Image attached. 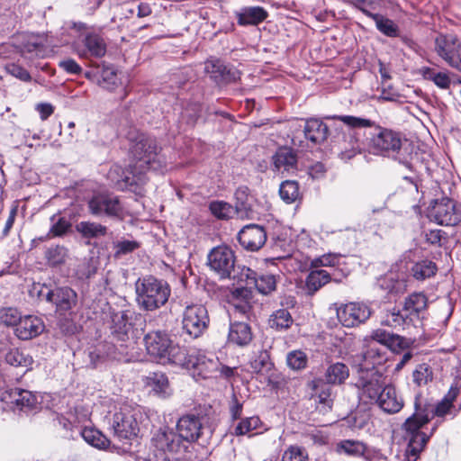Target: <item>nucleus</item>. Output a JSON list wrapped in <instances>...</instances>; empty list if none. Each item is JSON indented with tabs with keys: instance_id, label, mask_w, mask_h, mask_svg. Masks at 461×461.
<instances>
[{
	"instance_id": "20e7f679",
	"label": "nucleus",
	"mask_w": 461,
	"mask_h": 461,
	"mask_svg": "<svg viewBox=\"0 0 461 461\" xmlns=\"http://www.w3.org/2000/svg\"><path fill=\"white\" fill-rule=\"evenodd\" d=\"M136 303L146 312H154L163 307L171 295L169 284L154 276L140 277L135 282Z\"/></svg>"
},
{
	"instance_id": "052dcab7",
	"label": "nucleus",
	"mask_w": 461,
	"mask_h": 461,
	"mask_svg": "<svg viewBox=\"0 0 461 461\" xmlns=\"http://www.w3.org/2000/svg\"><path fill=\"white\" fill-rule=\"evenodd\" d=\"M282 461H308V454L301 447L291 446L284 452Z\"/></svg>"
},
{
	"instance_id": "9d476101",
	"label": "nucleus",
	"mask_w": 461,
	"mask_h": 461,
	"mask_svg": "<svg viewBox=\"0 0 461 461\" xmlns=\"http://www.w3.org/2000/svg\"><path fill=\"white\" fill-rule=\"evenodd\" d=\"M89 212L96 217L107 216L122 219L123 207L119 198L110 194H95L87 203Z\"/></svg>"
},
{
	"instance_id": "e2e57ef3",
	"label": "nucleus",
	"mask_w": 461,
	"mask_h": 461,
	"mask_svg": "<svg viewBox=\"0 0 461 461\" xmlns=\"http://www.w3.org/2000/svg\"><path fill=\"white\" fill-rule=\"evenodd\" d=\"M287 365L293 369H302L306 366L307 357L302 351H293L287 355Z\"/></svg>"
},
{
	"instance_id": "58836bf2",
	"label": "nucleus",
	"mask_w": 461,
	"mask_h": 461,
	"mask_svg": "<svg viewBox=\"0 0 461 461\" xmlns=\"http://www.w3.org/2000/svg\"><path fill=\"white\" fill-rule=\"evenodd\" d=\"M79 433L86 442L95 447L104 449L109 445L108 438L94 428H84L79 430Z\"/></svg>"
},
{
	"instance_id": "4d7b16f0",
	"label": "nucleus",
	"mask_w": 461,
	"mask_h": 461,
	"mask_svg": "<svg viewBox=\"0 0 461 461\" xmlns=\"http://www.w3.org/2000/svg\"><path fill=\"white\" fill-rule=\"evenodd\" d=\"M271 366L270 357L266 350H261L250 361V366L255 373H260L268 369Z\"/></svg>"
},
{
	"instance_id": "cd10ccee",
	"label": "nucleus",
	"mask_w": 461,
	"mask_h": 461,
	"mask_svg": "<svg viewBox=\"0 0 461 461\" xmlns=\"http://www.w3.org/2000/svg\"><path fill=\"white\" fill-rule=\"evenodd\" d=\"M272 160L275 170L290 171L295 168L297 157L292 149L282 147L276 150Z\"/></svg>"
},
{
	"instance_id": "864d4df0",
	"label": "nucleus",
	"mask_w": 461,
	"mask_h": 461,
	"mask_svg": "<svg viewBox=\"0 0 461 461\" xmlns=\"http://www.w3.org/2000/svg\"><path fill=\"white\" fill-rule=\"evenodd\" d=\"M226 66L219 59L207 60L204 70L216 83L221 84L222 75Z\"/></svg>"
},
{
	"instance_id": "2f4dec72",
	"label": "nucleus",
	"mask_w": 461,
	"mask_h": 461,
	"mask_svg": "<svg viewBox=\"0 0 461 461\" xmlns=\"http://www.w3.org/2000/svg\"><path fill=\"white\" fill-rule=\"evenodd\" d=\"M381 324L395 329L400 327L405 329L411 325H415L410 316L407 315V317H405V311L403 308L402 310H397L395 308L388 310L384 313V316L381 321Z\"/></svg>"
},
{
	"instance_id": "338daca9",
	"label": "nucleus",
	"mask_w": 461,
	"mask_h": 461,
	"mask_svg": "<svg viewBox=\"0 0 461 461\" xmlns=\"http://www.w3.org/2000/svg\"><path fill=\"white\" fill-rule=\"evenodd\" d=\"M385 347L391 351L398 353L408 347V342L403 337L393 334Z\"/></svg>"
},
{
	"instance_id": "a878e982",
	"label": "nucleus",
	"mask_w": 461,
	"mask_h": 461,
	"mask_svg": "<svg viewBox=\"0 0 461 461\" xmlns=\"http://www.w3.org/2000/svg\"><path fill=\"white\" fill-rule=\"evenodd\" d=\"M386 352L379 346L369 343L366 349L362 352V362L359 364V368H377L386 361Z\"/></svg>"
},
{
	"instance_id": "69168bd1",
	"label": "nucleus",
	"mask_w": 461,
	"mask_h": 461,
	"mask_svg": "<svg viewBox=\"0 0 461 461\" xmlns=\"http://www.w3.org/2000/svg\"><path fill=\"white\" fill-rule=\"evenodd\" d=\"M6 70L10 75L22 81L29 82L32 79L30 73L20 65L10 64L6 67Z\"/></svg>"
},
{
	"instance_id": "393cba45",
	"label": "nucleus",
	"mask_w": 461,
	"mask_h": 461,
	"mask_svg": "<svg viewBox=\"0 0 461 461\" xmlns=\"http://www.w3.org/2000/svg\"><path fill=\"white\" fill-rule=\"evenodd\" d=\"M145 384L158 397L167 398L172 394L168 378L162 372L150 373L146 376Z\"/></svg>"
},
{
	"instance_id": "7c9ffc66",
	"label": "nucleus",
	"mask_w": 461,
	"mask_h": 461,
	"mask_svg": "<svg viewBox=\"0 0 461 461\" xmlns=\"http://www.w3.org/2000/svg\"><path fill=\"white\" fill-rule=\"evenodd\" d=\"M229 341L239 346L249 344L252 339V333L249 324L239 321L230 326Z\"/></svg>"
},
{
	"instance_id": "79ce46f5",
	"label": "nucleus",
	"mask_w": 461,
	"mask_h": 461,
	"mask_svg": "<svg viewBox=\"0 0 461 461\" xmlns=\"http://www.w3.org/2000/svg\"><path fill=\"white\" fill-rule=\"evenodd\" d=\"M339 149L342 158H353L360 149L357 140L352 134H344L342 141L339 143Z\"/></svg>"
},
{
	"instance_id": "aec40b11",
	"label": "nucleus",
	"mask_w": 461,
	"mask_h": 461,
	"mask_svg": "<svg viewBox=\"0 0 461 461\" xmlns=\"http://www.w3.org/2000/svg\"><path fill=\"white\" fill-rule=\"evenodd\" d=\"M235 207L236 216L240 219L253 220L258 216L256 211L255 198L250 194L247 186H240L235 192Z\"/></svg>"
},
{
	"instance_id": "b1692460",
	"label": "nucleus",
	"mask_w": 461,
	"mask_h": 461,
	"mask_svg": "<svg viewBox=\"0 0 461 461\" xmlns=\"http://www.w3.org/2000/svg\"><path fill=\"white\" fill-rule=\"evenodd\" d=\"M303 132L308 140L314 144H321L327 140L329 128L322 121L311 118L305 121Z\"/></svg>"
},
{
	"instance_id": "ddd939ff",
	"label": "nucleus",
	"mask_w": 461,
	"mask_h": 461,
	"mask_svg": "<svg viewBox=\"0 0 461 461\" xmlns=\"http://www.w3.org/2000/svg\"><path fill=\"white\" fill-rule=\"evenodd\" d=\"M434 50L450 67L461 71V41L453 34H439Z\"/></svg>"
},
{
	"instance_id": "9b49d317",
	"label": "nucleus",
	"mask_w": 461,
	"mask_h": 461,
	"mask_svg": "<svg viewBox=\"0 0 461 461\" xmlns=\"http://www.w3.org/2000/svg\"><path fill=\"white\" fill-rule=\"evenodd\" d=\"M137 411L129 405H124L116 411L113 417L112 427L114 436L120 440L131 439L139 432V424L136 419Z\"/></svg>"
},
{
	"instance_id": "4468645a",
	"label": "nucleus",
	"mask_w": 461,
	"mask_h": 461,
	"mask_svg": "<svg viewBox=\"0 0 461 461\" xmlns=\"http://www.w3.org/2000/svg\"><path fill=\"white\" fill-rule=\"evenodd\" d=\"M209 321L208 311L204 305L191 304L185 307L183 314V329L191 337H200L207 329Z\"/></svg>"
},
{
	"instance_id": "0eeeda50",
	"label": "nucleus",
	"mask_w": 461,
	"mask_h": 461,
	"mask_svg": "<svg viewBox=\"0 0 461 461\" xmlns=\"http://www.w3.org/2000/svg\"><path fill=\"white\" fill-rule=\"evenodd\" d=\"M177 366L188 369L196 380L217 378L221 363L212 354L196 348L185 349V361Z\"/></svg>"
},
{
	"instance_id": "0e129e2a",
	"label": "nucleus",
	"mask_w": 461,
	"mask_h": 461,
	"mask_svg": "<svg viewBox=\"0 0 461 461\" xmlns=\"http://www.w3.org/2000/svg\"><path fill=\"white\" fill-rule=\"evenodd\" d=\"M96 272V267L93 265L91 259H84L77 267V276L80 279L90 278Z\"/></svg>"
},
{
	"instance_id": "8fccbe9b",
	"label": "nucleus",
	"mask_w": 461,
	"mask_h": 461,
	"mask_svg": "<svg viewBox=\"0 0 461 461\" xmlns=\"http://www.w3.org/2000/svg\"><path fill=\"white\" fill-rule=\"evenodd\" d=\"M422 73L425 78L431 80L441 89H448L451 85V79L447 73H436L430 68H423Z\"/></svg>"
},
{
	"instance_id": "5701e85b",
	"label": "nucleus",
	"mask_w": 461,
	"mask_h": 461,
	"mask_svg": "<svg viewBox=\"0 0 461 461\" xmlns=\"http://www.w3.org/2000/svg\"><path fill=\"white\" fill-rule=\"evenodd\" d=\"M85 50L79 53L81 57L102 58L106 53V43L104 37L97 32H87L83 40Z\"/></svg>"
},
{
	"instance_id": "680f3d73",
	"label": "nucleus",
	"mask_w": 461,
	"mask_h": 461,
	"mask_svg": "<svg viewBox=\"0 0 461 461\" xmlns=\"http://www.w3.org/2000/svg\"><path fill=\"white\" fill-rule=\"evenodd\" d=\"M340 258L341 256L339 254H325L312 260L311 267L314 268L320 267H334L339 264Z\"/></svg>"
},
{
	"instance_id": "a18cd8bd",
	"label": "nucleus",
	"mask_w": 461,
	"mask_h": 461,
	"mask_svg": "<svg viewBox=\"0 0 461 461\" xmlns=\"http://www.w3.org/2000/svg\"><path fill=\"white\" fill-rule=\"evenodd\" d=\"M313 389L315 391V396L320 404L322 405L321 411H327L331 409L332 398H331V390L326 384H321V382H314Z\"/></svg>"
},
{
	"instance_id": "f704fd0d",
	"label": "nucleus",
	"mask_w": 461,
	"mask_h": 461,
	"mask_svg": "<svg viewBox=\"0 0 461 461\" xmlns=\"http://www.w3.org/2000/svg\"><path fill=\"white\" fill-rule=\"evenodd\" d=\"M263 423L258 416H251L240 419L237 424L231 429V434L235 436L253 435L254 430L262 427Z\"/></svg>"
},
{
	"instance_id": "f3484780",
	"label": "nucleus",
	"mask_w": 461,
	"mask_h": 461,
	"mask_svg": "<svg viewBox=\"0 0 461 461\" xmlns=\"http://www.w3.org/2000/svg\"><path fill=\"white\" fill-rule=\"evenodd\" d=\"M372 405L376 406L386 414H395L402 411L404 401L393 384H386L379 394V399L375 401Z\"/></svg>"
},
{
	"instance_id": "5fc2aeb1",
	"label": "nucleus",
	"mask_w": 461,
	"mask_h": 461,
	"mask_svg": "<svg viewBox=\"0 0 461 461\" xmlns=\"http://www.w3.org/2000/svg\"><path fill=\"white\" fill-rule=\"evenodd\" d=\"M100 77L101 83L103 84L104 87L107 89H113L117 84V73L114 68L112 66L103 64L100 72Z\"/></svg>"
},
{
	"instance_id": "ea45409f",
	"label": "nucleus",
	"mask_w": 461,
	"mask_h": 461,
	"mask_svg": "<svg viewBox=\"0 0 461 461\" xmlns=\"http://www.w3.org/2000/svg\"><path fill=\"white\" fill-rule=\"evenodd\" d=\"M7 364L14 366L24 367L28 370L32 365V357L19 348H12L5 355Z\"/></svg>"
},
{
	"instance_id": "423d86ee",
	"label": "nucleus",
	"mask_w": 461,
	"mask_h": 461,
	"mask_svg": "<svg viewBox=\"0 0 461 461\" xmlns=\"http://www.w3.org/2000/svg\"><path fill=\"white\" fill-rule=\"evenodd\" d=\"M149 356L162 364H181L185 361V348L175 344L166 331L152 330L144 337Z\"/></svg>"
},
{
	"instance_id": "bf43d9fd",
	"label": "nucleus",
	"mask_w": 461,
	"mask_h": 461,
	"mask_svg": "<svg viewBox=\"0 0 461 461\" xmlns=\"http://www.w3.org/2000/svg\"><path fill=\"white\" fill-rule=\"evenodd\" d=\"M422 407L429 409L431 419L435 416L444 417L447 414H452V411L454 409V405L451 402H447L443 400L438 402L436 406H433L431 404H425Z\"/></svg>"
},
{
	"instance_id": "a211bd4d",
	"label": "nucleus",
	"mask_w": 461,
	"mask_h": 461,
	"mask_svg": "<svg viewBox=\"0 0 461 461\" xmlns=\"http://www.w3.org/2000/svg\"><path fill=\"white\" fill-rule=\"evenodd\" d=\"M238 240L245 249L257 251L266 243L267 232L260 225L249 224L240 230Z\"/></svg>"
},
{
	"instance_id": "f257e3e1",
	"label": "nucleus",
	"mask_w": 461,
	"mask_h": 461,
	"mask_svg": "<svg viewBox=\"0 0 461 461\" xmlns=\"http://www.w3.org/2000/svg\"><path fill=\"white\" fill-rule=\"evenodd\" d=\"M158 147L155 139L140 136L139 140L132 146L131 152L137 158V163L131 170H125L119 165H113L107 177L117 190H131L140 194L141 187L146 184L148 177L145 173L136 172L138 168L145 167L148 169L157 170L160 167V160L158 158Z\"/></svg>"
},
{
	"instance_id": "de8ad7c7",
	"label": "nucleus",
	"mask_w": 461,
	"mask_h": 461,
	"mask_svg": "<svg viewBox=\"0 0 461 461\" xmlns=\"http://www.w3.org/2000/svg\"><path fill=\"white\" fill-rule=\"evenodd\" d=\"M22 317L21 312L15 307H3L0 309V324L4 326L15 329Z\"/></svg>"
},
{
	"instance_id": "13d9d810",
	"label": "nucleus",
	"mask_w": 461,
	"mask_h": 461,
	"mask_svg": "<svg viewBox=\"0 0 461 461\" xmlns=\"http://www.w3.org/2000/svg\"><path fill=\"white\" fill-rule=\"evenodd\" d=\"M140 247V243L136 240H121L113 244L114 256L119 258L123 255L133 252Z\"/></svg>"
},
{
	"instance_id": "09e8293b",
	"label": "nucleus",
	"mask_w": 461,
	"mask_h": 461,
	"mask_svg": "<svg viewBox=\"0 0 461 461\" xmlns=\"http://www.w3.org/2000/svg\"><path fill=\"white\" fill-rule=\"evenodd\" d=\"M279 194L287 203L294 202L299 195L298 184L295 181L286 180L280 185Z\"/></svg>"
},
{
	"instance_id": "6e6552de",
	"label": "nucleus",
	"mask_w": 461,
	"mask_h": 461,
	"mask_svg": "<svg viewBox=\"0 0 461 461\" xmlns=\"http://www.w3.org/2000/svg\"><path fill=\"white\" fill-rule=\"evenodd\" d=\"M385 385L384 376L377 368L358 369L355 386L363 404L372 405Z\"/></svg>"
},
{
	"instance_id": "a19ab883",
	"label": "nucleus",
	"mask_w": 461,
	"mask_h": 461,
	"mask_svg": "<svg viewBox=\"0 0 461 461\" xmlns=\"http://www.w3.org/2000/svg\"><path fill=\"white\" fill-rule=\"evenodd\" d=\"M268 323L272 329L286 330L292 325L293 318L288 310L279 309L270 315Z\"/></svg>"
},
{
	"instance_id": "bb28decb",
	"label": "nucleus",
	"mask_w": 461,
	"mask_h": 461,
	"mask_svg": "<svg viewBox=\"0 0 461 461\" xmlns=\"http://www.w3.org/2000/svg\"><path fill=\"white\" fill-rule=\"evenodd\" d=\"M402 308L405 311V317L408 314L416 324L420 320V313L427 308V298L420 293L412 294L405 299Z\"/></svg>"
},
{
	"instance_id": "c85d7f7f",
	"label": "nucleus",
	"mask_w": 461,
	"mask_h": 461,
	"mask_svg": "<svg viewBox=\"0 0 461 461\" xmlns=\"http://www.w3.org/2000/svg\"><path fill=\"white\" fill-rule=\"evenodd\" d=\"M334 451L339 456L361 457L366 451V445L360 440L342 439L335 444Z\"/></svg>"
},
{
	"instance_id": "f03ea898",
	"label": "nucleus",
	"mask_w": 461,
	"mask_h": 461,
	"mask_svg": "<svg viewBox=\"0 0 461 461\" xmlns=\"http://www.w3.org/2000/svg\"><path fill=\"white\" fill-rule=\"evenodd\" d=\"M204 415L195 411L182 415L176 426V434L172 431H159L152 439L154 447L159 452L158 461H169L167 452L176 453L181 448L180 440L194 443L203 435L205 427Z\"/></svg>"
},
{
	"instance_id": "3c124183",
	"label": "nucleus",
	"mask_w": 461,
	"mask_h": 461,
	"mask_svg": "<svg viewBox=\"0 0 461 461\" xmlns=\"http://www.w3.org/2000/svg\"><path fill=\"white\" fill-rule=\"evenodd\" d=\"M412 379L413 383L418 386L426 385L433 379L432 369L427 364H420L412 372Z\"/></svg>"
},
{
	"instance_id": "774afa93",
	"label": "nucleus",
	"mask_w": 461,
	"mask_h": 461,
	"mask_svg": "<svg viewBox=\"0 0 461 461\" xmlns=\"http://www.w3.org/2000/svg\"><path fill=\"white\" fill-rule=\"evenodd\" d=\"M59 67L71 75H79L82 72V68L73 59H65L60 60L59 62Z\"/></svg>"
},
{
	"instance_id": "dca6fc26",
	"label": "nucleus",
	"mask_w": 461,
	"mask_h": 461,
	"mask_svg": "<svg viewBox=\"0 0 461 461\" xmlns=\"http://www.w3.org/2000/svg\"><path fill=\"white\" fill-rule=\"evenodd\" d=\"M371 315L367 305L362 303H348L337 310V316L341 324L351 328L365 322Z\"/></svg>"
},
{
	"instance_id": "2eb2a0df",
	"label": "nucleus",
	"mask_w": 461,
	"mask_h": 461,
	"mask_svg": "<svg viewBox=\"0 0 461 461\" xmlns=\"http://www.w3.org/2000/svg\"><path fill=\"white\" fill-rule=\"evenodd\" d=\"M429 217L439 225L456 226L461 223V206L449 198H442L434 203Z\"/></svg>"
},
{
	"instance_id": "473e14b6",
	"label": "nucleus",
	"mask_w": 461,
	"mask_h": 461,
	"mask_svg": "<svg viewBox=\"0 0 461 461\" xmlns=\"http://www.w3.org/2000/svg\"><path fill=\"white\" fill-rule=\"evenodd\" d=\"M267 17V12L261 6H247L240 9L238 22L241 25H256Z\"/></svg>"
},
{
	"instance_id": "f8f14e48",
	"label": "nucleus",
	"mask_w": 461,
	"mask_h": 461,
	"mask_svg": "<svg viewBox=\"0 0 461 461\" xmlns=\"http://www.w3.org/2000/svg\"><path fill=\"white\" fill-rule=\"evenodd\" d=\"M207 264L221 279L230 278L235 267V255L227 246L213 248L207 256Z\"/></svg>"
},
{
	"instance_id": "c03bdc74",
	"label": "nucleus",
	"mask_w": 461,
	"mask_h": 461,
	"mask_svg": "<svg viewBox=\"0 0 461 461\" xmlns=\"http://www.w3.org/2000/svg\"><path fill=\"white\" fill-rule=\"evenodd\" d=\"M209 209L212 214L220 220H228L236 215L233 206L223 201L210 203Z\"/></svg>"
},
{
	"instance_id": "7ed1b4c3",
	"label": "nucleus",
	"mask_w": 461,
	"mask_h": 461,
	"mask_svg": "<svg viewBox=\"0 0 461 461\" xmlns=\"http://www.w3.org/2000/svg\"><path fill=\"white\" fill-rule=\"evenodd\" d=\"M351 128H372L366 138V144L368 151L376 156L392 157L399 159V162L406 167L411 168V163L407 160H402L397 157L402 148V137L400 132L391 129L375 125V122L351 115L334 116Z\"/></svg>"
},
{
	"instance_id": "6ab92c4d",
	"label": "nucleus",
	"mask_w": 461,
	"mask_h": 461,
	"mask_svg": "<svg viewBox=\"0 0 461 461\" xmlns=\"http://www.w3.org/2000/svg\"><path fill=\"white\" fill-rule=\"evenodd\" d=\"M46 302L55 304L56 311L64 314L77 305V294L70 287H59L54 290H48Z\"/></svg>"
},
{
	"instance_id": "e433bc0d",
	"label": "nucleus",
	"mask_w": 461,
	"mask_h": 461,
	"mask_svg": "<svg viewBox=\"0 0 461 461\" xmlns=\"http://www.w3.org/2000/svg\"><path fill=\"white\" fill-rule=\"evenodd\" d=\"M362 12L375 20L376 28L384 35L388 37H396L398 35V27L392 20L380 14H373L367 8H362Z\"/></svg>"
},
{
	"instance_id": "39448f33",
	"label": "nucleus",
	"mask_w": 461,
	"mask_h": 461,
	"mask_svg": "<svg viewBox=\"0 0 461 461\" xmlns=\"http://www.w3.org/2000/svg\"><path fill=\"white\" fill-rule=\"evenodd\" d=\"M414 413L410 416L402 427L409 437V443L406 449L407 461H417L420 453L427 444L430 435L420 431V429L429 422L431 416L428 408H423L420 397L415 398Z\"/></svg>"
},
{
	"instance_id": "49530a36",
	"label": "nucleus",
	"mask_w": 461,
	"mask_h": 461,
	"mask_svg": "<svg viewBox=\"0 0 461 461\" xmlns=\"http://www.w3.org/2000/svg\"><path fill=\"white\" fill-rule=\"evenodd\" d=\"M437 266L431 260L417 262L411 268L412 276L418 280H424L435 275Z\"/></svg>"
},
{
	"instance_id": "603ef678",
	"label": "nucleus",
	"mask_w": 461,
	"mask_h": 461,
	"mask_svg": "<svg viewBox=\"0 0 461 461\" xmlns=\"http://www.w3.org/2000/svg\"><path fill=\"white\" fill-rule=\"evenodd\" d=\"M68 258V249L64 246L57 245L50 248L46 251V258L50 265L59 266L65 263Z\"/></svg>"
},
{
	"instance_id": "6e6d98bb",
	"label": "nucleus",
	"mask_w": 461,
	"mask_h": 461,
	"mask_svg": "<svg viewBox=\"0 0 461 461\" xmlns=\"http://www.w3.org/2000/svg\"><path fill=\"white\" fill-rule=\"evenodd\" d=\"M55 219V215H53L50 219L52 225L50 229V231L48 232L49 238L63 236L71 227V223L66 218L59 217L56 221Z\"/></svg>"
},
{
	"instance_id": "4c0bfd02",
	"label": "nucleus",
	"mask_w": 461,
	"mask_h": 461,
	"mask_svg": "<svg viewBox=\"0 0 461 461\" xmlns=\"http://www.w3.org/2000/svg\"><path fill=\"white\" fill-rule=\"evenodd\" d=\"M76 230L86 239L103 237L107 233L105 226L92 221H80L76 225Z\"/></svg>"
},
{
	"instance_id": "412c9836",
	"label": "nucleus",
	"mask_w": 461,
	"mask_h": 461,
	"mask_svg": "<svg viewBox=\"0 0 461 461\" xmlns=\"http://www.w3.org/2000/svg\"><path fill=\"white\" fill-rule=\"evenodd\" d=\"M45 329L43 321L35 315H24L14 329V335L23 340L32 339L41 335Z\"/></svg>"
},
{
	"instance_id": "72a5a7b5",
	"label": "nucleus",
	"mask_w": 461,
	"mask_h": 461,
	"mask_svg": "<svg viewBox=\"0 0 461 461\" xmlns=\"http://www.w3.org/2000/svg\"><path fill=\"white\" fill-rule=\"evenodd\" d=\"M330 280V275L326 270H312L305 280V291L312 295Z\"/></svg>"
},
{
	"instance_id": "4be33fe9",
	"label": "nucleus",
	"mask_w": 461,
	"mask_h": 461,
	"mask_svg": "<svg viewBox=\"0 0 461 461\" xmlns=\"http://www.w3.org/2000/svg\"><path fill=\"white\" fill-rule=\"evenodd\" d=\"M2 400L5 402L14 403L21 410H32L38 404V396L31 391L11 388L2 393Z\"/></svg>"
},
{
	"instance_id": "c756f323",
	"label": "nucleus",
	"mask_w": 461,
	"mask_h": 461,
	"mask_svg": "<svg viewBox=\"0 0 461 461\" xmlns=\"http://www.w3.org/2000/svg\"><path fill=\"white\" fill-rule=\"evenodd\" d=\"M348 376L349 368L346 364L341 362H336L329 365L324 373V378L327 384H342Z\"/></svg>"
},
{
	"instance_id": "37998d69",
	"label": "nucleus",
	"mask_w": 461,
	"mask_h": 461,
	"mask_svg": "<svg viewBox=\"0 0 461 461\" xmlns=\"http://www.w3.org/2000/svg\"><path fill=\"white\" fill-rule=\"evenodd\" d=\"M258 291L262 294H269L276 288V276L272 274H263L258 277H252Z\"/></svg>"
},
{
	"instance_id": "1a4fd4ad",
	"label": "nucleus",
	"mask_w": 461,
	"mask_h": 461,
	"mask_svg": "<svg viewBox=\"0 0 461 461\" xmlns=\"http://www.w3.org/2000/svg\"><path fill=\"white\" fill-rule=\"evenodd\" d=\"M111 330L113 346L119 355L125 357H132L131 351L135 348V341L128 312L120 311L113 314Z\"/></svg>"
},
{
	"instance_id": "c9c22d12",
	"label": "nucleus",
	"mask_w": 461,
	"mask_h": 461,
	"mask_svg": "<svg viewBox=\"0 0 461 461\" xmlns=\"http://www.w3.org/2000/svg\"><path fill=\"white\" fill-rule=\"evenodd\" d=\"M378 285L381 289L386 290L389 294H402L406 290V281L398 278L393 272L384 275L378 280Z\"/></svg>"
}]
</instances>
